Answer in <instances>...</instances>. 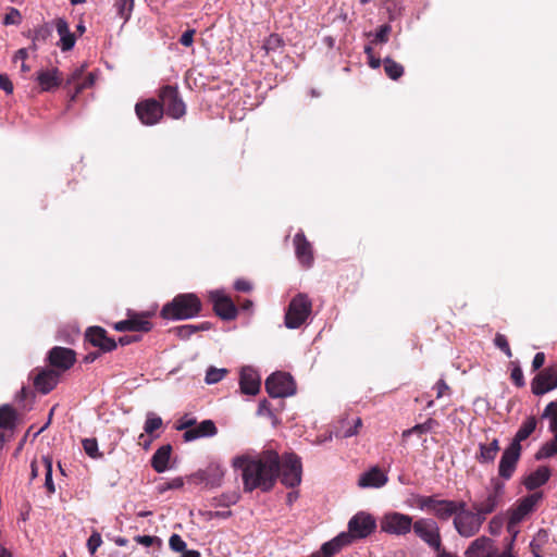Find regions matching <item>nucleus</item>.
<instances>
[{
  "instance_id": "nucleus-1",
  "label": "nucleus",
  "mask_w": 557,
  "mask_h": 557,
  "mask_svg": "<svg viewBox=\"0 0 557 557\" xmlns=\"http://www.w3.org/2000/svg\"><path fill=\"white\" fill-rule=\"evenodd\" d=\"M232 465L242 470L245 492L260 488L269 492L275 485L280 472V455L273 449H265L257 455L236 456Z\"/></svg>"
},
{
  "instance_id": "nucleus-2",
  "label": "nucleus",
  "mask_w": 557,
  "mask_h": 557,
  "mask_svg": "<svg viewBox=\"0 0 557 557\" xmlns=\"http://www.w3.org/2000/svg\"><path fill=\"white\" fill-rule=\"evenodd\" d=\"M202 304L195 294H178L170 302L165 304L160 315L166 320H186L200 313Z\"/></svg>"
},
{
  "instance_id": "nucleus-3",
  "label": "nucleus",
  "mask_w": 557,
  "mask_h": 557,
  "mask_svg": "<svg viewBox=\"0 0 557 557\" xmlns=\"http://www.w3.org/2000/svg\"><path fill=\"white\" fill-rule=\"evenodd\" d=\"M376 529V521L363 511L356 513L348 522V532H342L331 541H337L336 547L341 550L357 539L369 536Z\"/></svg>"
},
{
  "instance_id": "nucleus-4",
  "label": "nucleus",
  "mask_w": 557,
  "mask_h": 557,
  "mask_svg": "<svg viewBox=\"0 0 557 557\" xmlns=\"http://www.w3.org/2000/svg\"><path fill=\"white\" fill-rule=\"evenodd\" d=\"M417 505L420 509L431 511L440 520L455 517L459 509H463V500L438 499L435 495L419 496Z\"/></svg>"
},
{
  "instance_id": "nucleus-5",
  "label": "nucleus",
  "mask_w": 557,
  "mask_h": 557,
  "mask_svg": "<svg viewBox=\"0 0 557 557\" xmlns=\"http://www.w3.org/2000/svg\"><path fill=\"white\" fill-rule=\"evenodd\" d=\"M159 102L163 114L174 120H180L186 114V104L182 99L177 86L165 85L158 91Z\"/></svg>"
},
{
  "instance_id": "nucleus-6",
  "label": "nucleus",
  "mask_w": 557,
  "mask_h": 557,
  "mask_svg": "<svg viewBox=\"0 0 557 557\" xmlns=\"http://www.w3.org/2000/svg\"><path fill=\"white\" fill-rule=\"evenodd\" d=\"M302 465L301 459L294 453H285L280 456L278 478L286 487H296L301 482Z\"/></svg>"
},
{
  "instance_id": "nucleus-7",
  "label": "nucleus",
  "mask_w": 557,
  "mask_h": 557,
  "mask_svg": "<svg viewBox=\"0 0 557 557\" xmlns=\"http://www.w3.org/2000/svg\"><path fill=\"white\" fill-rule=\"evenodd\" d=\"M453 522L457 533L468 539L480 532L484 520L463 502V509L458 510Z\"/></svg>"
},
{
  "instance_id": "nucleus-8",
  "label": "nucleus",
  "mask_w": 557,
  "mask_h": 557,
  "mask_svg": "<svg viewBox=\"0 0 557 557\" xmlns=\"http://www.w3.org/2000/svg\"><path fill=\"white\" fill-rule=\"evenodd\" d=\"M312 304L305 294L296 295L289 302L285 313V325L288 329H297L305 323L310 315Z\"/></svg>"
},
{
  "instance_id": "nucleus-9",
  "label": "nucleus",
  "mask_w": 557,
  "mask_h": 557,
  "mask_svg": "<svg viewBox=\"0 0 557 557\" xmlns=\"http://www.w3.org/2000/svg\"><path fill=\"white\" fill-rule=\"evenodd\" d=\"M493 488L487 492L485 497L481 500L473 502L471 509L474 510L484 521L486 517L493 513L503 502L504 495V483L499 481H493Z\"/></svg>"
},
{
  "instance_id": "nucleus-10",
  "label": "nucleus",
  "mask_w": 557,
  "mask_h": 557,
  "mask_svg": "<svg viewBox=\"0 0 557 557\" xmlns=\"http://www.w3.org/2000/svg\"><path fill=\"white\" fill-rule=\"evenodd\" d=\"M265 389L270 397L280 398L294 395L296 385L290 374L275 372L265 380Z\"/></svg>"
},
{
  "instance_id": "nucleus-11",
  "label": "nucleus",
  "mask_w": 557,
  "mask_h": 557,
  "mask_svg": "<svg viewBox=\"0 0 557 557\" xmlns=\"http://www.w3.org/2000/svg\"><path fill=\"white\" fill-rule=\"evenodd\" d=\"M153 315L150 311L134 312L127 311V319L113 324L117 332H149L152 330L150 318Z\"/></svg>"
},
{
  "instance_id": "nucleus-12",
  "label": "nucleus",
  "mask_w": 557,
  "mask_h": 557,
  "mask_svg": "<svg viewBox=\"0 0 557 557\" xmlns=\"http://www.w3.org/2000/svg\"><path fill=\"white\" fill-rule=\"evenodd\" d=\"M412 518L397 511L387 512L380 522L381 530L388 534L406 535L413 527Z\"/></svg>"
},
{
  "instance_id": "nucleus-13",
  "label": "nucleus",
  "mask_w": 557,
  "mask_h": 557,
  "mask_svg": "<svg viewBox=\"0 0 557 557\" xmlns=\"http://www.w3.org/2000/svg\"><path fill=\"white\" fill-rule=\"evenodd\" d=\"M209 300L212 304L214 313L224 321H232L237 318L238 308L233 299L222 290L209 293Z\"/></svg>"
},
{
  "instance_id": "nucleus-14",
  "label": "nucleus",
  "mask_w": 557,
  "mask_h": 557,
  "mask_svg": "<svg viewBox=\"0 0 557 557\" xmlns=\"http://www.w3.org/2000/svg\"><path fill=\"white\" fill-rule=\"evenodd\" d=\"M412 530L414 534L433 549H440L442 544L440 528L432 519L420 518L414 521Z\"/></svg>"
},
{
  "instance_id": "nucleus-15",
  "label": "nucleus",
  "mask_w": 557,
  "mask_h": 557,
  "mask_svg": "<svg viewBox=\"0 0 557 557\" xmlns=\"http://www.w3.org/2000/svg\"><path fill=\"white\" fill-rule=\"evenodd\" d=\"M135 112L138 120L147 126L158 124L164 115L162 106H160L159 100L154 98L137 102L135 106Z\"/></svg>"
},
{
  "instance_id": "nucleus-16",
  "label": "nucleus",
  "mask_w": 557,
  "mask_h": 557,
  "mask_svg": "<svg viewBox=\"0 0 557 557\" xmlns=\"http://www.w3.org/2000/svg\"><path fill=\"white\" fill-rule=\"evenodd\" d=\"M466 557H515L511 548L504 550L497 556V549L494 547L493 540L487 536H480L472 541L465 552Z\"/></svg>"
},
{
  "instance_id": "nucleus-17",
  "label": "nucleus",
  "mask_w": 557,
  "mask_h": 557,
  "mask_svg": "<svg viewBox=\"0 0 557 557\" xmlns=\"http://www.w3.org/2000/svg\"><path fill=\"white\" fill-rule=\"evenodd\" d=\"M542 498V492H534L519 499L517 504L509 510V524L515 525L521 522L529 513L535 509Z\"/></svg>"
},
{
  "instance_id": "nucleus-18",
  "label": "nucleus",
  "mask_w": 557,
  "mask_h": 557,
  "mask_svg": "<svg viewBox=\"0 0 557 557\" xmlns=\"http://www.w3.org/2000/svg\"><path fill=\"white\" fill-rule=\"evenodd\" d=\"M557 388V364L541 370L531 382V391L541 396Z\"/></svg>"
},
{
  "instance_id": "nucleus-19",
  "label": "nucleus",
  "mask_w": 557,
  "mask_h": 557,
  "mask_svg": "<svg viewBox=\"0 0 557 557\" xmlns=\"http://www.w3.org/2000/svg\"><path fill=\"white\" fill-rule=\"evenodd\" d=\"M47 360L51 369L59 371L61 374L74 366L76 352L71 348L54 346L49 350Z\"/></svg>"
},
{
  "instance_id": "nucleus-20",
  "label": "nucleus",
  "mask_w": 557,
  "mask_h": 557,
  "mask_svg": "<svg viewBox=\"0 0 557 557\" xmlns=\"http://www.w3.org/2000/svg\"><path fill=\"white\" fill-rule=\"evenodd\" d=\"M522 446H517L509 444L500 457L498 465V475L504 480H509L512 478L518 462L521 457Z\"/></svg>"
},
{
  "instance_id": "nucleus-21",
  "label": "nucleus",
  "mask_w": 557,
  "mask_h": 557,
  "mask_svg": "<svg viewBox=\"0 0 557 557\" xmlns=\"http://www.w3.org/2000/svg\"><path fill=\"white\" fill-rule=\"evenodd\" d=\"M293 243L295 247V255L299 263L306 269L311 268L314 261L313 247L307 239L305 233L302 231L296 233Z\"/></svg>"
},
{
  "instance_id": "nucleus-22",
  "label": "nucleus",
  "mask_w": 557,
  "mask_h": 557,
  "mask_svg": "<svg viewBox=\"0 0 557 557\" xmlns=\"http://www.w3.org/2000/svg\"><path fill=\"white\" fill-rule=\"evenodd\" d=\"M85 338L102 352H110L117 346L116 342L109 337L107 331L101 326H90L86 330Z\"/></svg>"
},
{
  "instance_id": "nucleus-23",
  "label": "nucleus",
  "mask_w": 557,
  "mask_h": 557,
  "mask_svg": "<svg viewBox=\"0 0 557 557\" xmlns=\"http://www.w3.org/2000/svg\"><path fill=\"white\" fill-rule=\"evenodd\" d=\"M59 380L60 372L54 369H40L33 377L35 388L41 394L50 393Z\"/></svg>"
},
{
  "instance_id": "nucleus-24",
  "label": "nucleus",
  "mask_w": 557,
  "mask_h": 557,
  "mask_svg": "<svg viewBox=\"0 0 557 557\" xmlns=\"http://www.w3.org/2000/svg\"><path fill=\"white\" fill-rule=\"evenodd\" d=\"M36 81L42 92H49L59 88L64 78L58 67H51L37 72Z\"/></svg>"
},
{
  "instance_id": "nucleus-25",
  "label": "nucleus",
  "mask_w": 557,
  "mask_h": 557,
  "mask_svg": "<svg viewBox=\"0 0 557 557\" xmlns=\"http://www.w3.org/2000/svg\"><path fill=\"white\" fill-rule=\"evenodd\" d=\"M261 380L257 371L250 367L242 369L239 386L243 394L256 395L260 391Z\"/></svg>"
},
{
  "instance_id": "nucleus-26",
  "label": "nucleus",
  "mask_w": 557,
  "mask_h": 557,
  "mask_svg": "<svg viewBox=\"0 0 557 557\" xmlns=\"http://www.w3.org/2000/svg\"><path fill=\"white\" fill-rule=\"evenodd\" d=\"M362 426V420L359 417H344L335 426V436L339 438H348L359 433Z\"/></svg>"
},
{
  "instance_id": "nucleus-27",
  "label": "nucleus",
  "mask_w": 557,
  "mask_h": 557,
  "mask_svg": "<svg viewBox=\"0 0 557 557\" xmlns=\"http://www.w3.org/2000/svg\"><path fill=\"white\" fill-rule=\"evenodd\" d=\"M54 25L58 35L60 36V48L62 51H70L74 48L76 38L73 33H71L69 23L62 18L58 17L54 20Z\"/></svg>"
},
{
  "instance_id": "nucleus-28",
  "label": "nucleus",
  "mask_w": 557,
  "mask_h": 557,
  "mask_svg": "<svg viewBox=\"0 0 557 557\" xmlns=\"http://www.w3.org/2000/svg\"><path fill=\"white\" fill-rule=\"evenodd\" d=\"M218 433V429L212 420H203L193 429L185 431L183 437L186 442H190L200 437L213 436Z\"/></svg>"
},
{
  "instance_id": "nucleus-29",
  "label": "nucleus",
  "mask_w": 557,
  "mask_h": 557,
  "mask_svg": "<svg viewBox=\"0 0 557 557\" xmlns=\"http://www.w3.org/2000/svg\"><path fill=\"white\" fill-rule=\"evenodd\" d=\"M387 482V476L377 467L370 469L362 473L358 480V485L361 487H381Z\"/></svg>"
},
{
  "instance_id": "nucleus-30",
  "label": "nucleus",
  "mask_w": 557,
  "mask_h": 557,
  "mask_svg": "<svg viewBox=\"0 0 557 557\" xmlns=\"http://www.w3.org/2000/svg\"><path fill=\"white\" fill-rule=\"evenodd\" d=\"M550 478V469L546 466L539 467L523 480L527 490L534 491L544 485Z\"/></svg>"
},
{
  "instance_id": "nucleus-31",
  "label": "nucleus",
  "mask_w": 557,
  "mask_h": 557,
  "mask_svg": "<svg viewBox=\"0 0 557 557\" xmlns=\"http://www.w3.org/2000/svg\"><path fill=\"white\" fill-rule=\"evenodd\" d=\"M499 449V441L497 438H493L490 444L480 443L475 459L480 463H492L494 462Z\"/></svg>"
},
{
  "instance_id": "nucleus-32",
  "label": "nucleus",
  "mask_w": 557,
  "mask_h": 557,
  "mask_svg": "<svg viewBox=\"0 0 557 557\" xmlns=\"http://www.w3.org/2000/svg\"><path fill=\"white\" fill-rule=\"evenodd\" d=\"M172 453L171 445H163L156 450V453L151 457V467L158 473H162L168 469V465L170 461Z\"/></svg>"
},
{
  "instance_id": "nucleus-33",
  "label": "nucleus",
  "mask_w": 557,
  "mask_h": 557,
  "mask_svg": "<svg viewBox=\"0 0 557 557\" xmlns=\"http://www.w3.org/2000/svg\"><path fill=\"white\" fill-rule=\"evenodd\" d=\"M536 426L537 419L534 416L528 417L520 425L510 444L516 445V447L521 446V442L525 441L535 431Z\"/></svg>"
},
{
  "instance_id": "nucleus-34",
  "label": "nucleus",
  "mask_w": 557,
  "mask_h": 557,
  "mask_svg": "<svg viewBox=\"0 0 557 557\" xmlns=\"http://www.w3.org/2000/svg\"><path fill=\"white\" fill-rule=\"evenodd\" d=\"M211 329L210 322H202L198 325L194 324H185L181 326H176L170 330V333H173L181 339H188L191 335L199 331H207Z\"/></svg>"
},
{
  "instance_id": "nucleus-35",
  "label": "nucleus",
  "mask_w": 557,
  "mask_h": 557,
  "mask_svg": "<svg viewBox=\"0 0 557 557\" xmlns=\"http://www.w3.org/2000/svg\"><path fill=\"white\" fill-rule=\"evenodd\" d=\"M17 413L10 405L0 406V429L14 430L16 426Z\"/></svg>"
},
{
  "instance_id": "nucleus-36",
  "label": "nucleus",
  "mask_w": 557,
  "mask_h": 557,
  "mask_svg": "<svg viewBox=\"0 0 557 557\" xmlns=\"http://www.w3.org/2000/svg\"><path fill=\"white\" fill-rule=\"evenodd\" d=\"M554 436L552 440L544 443L540 449L535 453L536 460L548 459L557 455V429L549 430Z\"/></svg>"
},
{
  "instance_id": "nucleus-37",
  "label": "nucleus",
  "mask_w": 557,
  "mask_h": 557,
  "mask_svg": "<svg viewBox=\"0 0 557 557\" xmlns=\"http://www.w3.org/2000/svg\"><path fill=\"white\" fill-rule=\"evenodd\" d=\"M52 34V27L50 24L45 23L36 27L33 33H29V38L33 41L32 49H37V42H46Z\"/></svg>"
},
{
  "instance_id": "nucleus-38",
  "label": "nucleus",
  "mask_w": 557,
  "mask_h": 557,
  "mask_svg": "<svg viewBox=\"0 0 557 557\" xmlns=\"http://www.w3.org/2000/svg\"><path fill=\"white\" fill-rule=\"evenodd\" d=\"M383 67L386 76L393 81L400 78L405 72L404 66L400 63L388 57L383 60Z\"/></svg>"
},
{
  "instance_id": "nucleus-39",
  "label": "nucleus",
  "mask_w": 557,
  "mask_h": 557,
  "mask_svg": "<svg viewBox=\"0 0 557 557\" xmlns=\"http://www.w3.org/2000/svg\"><path fill=\"white\" fill-rule=\"evenodd\" d=\"M435 424H437V422L434 419L429 418L425 422L416 424L411 429L405 430L403 432V437L407 438L411 434H418V435L425 434V433L430 432Z\"/></svg>"
},
{
  "instance_id": "nucleus-40",
  "label": "nucleus",
  "mask_w": 557,
  "mask_h": 557,
  "mask_svg": "<svg viewBox=\"0 0 557 557\" xmlns=\"http://www.w3.org/2000/svg\"><path fill=\"white\" fill-rule=\"evenodd\" d=\"M542 419H549V430L557 429V400L550 401L545 407Z\"/></svg>"
},
{
  "instance_id": "nucleus-41",
  "label": "nucleus",
  "mask_w": 557,
  "mask_h": 557,
  "mask_svg": "<svg viewBox=\"0 0 557 557\" xmlns=\"http://www.w3.org/2000/svg\"><path fill=\"white\" fill-rule=\"evenodd\" d=\"M85 453L92 459H99L103 456L98 449V442L96 438H84L82 441Z\"/></svg>"
},
{
  "instance_id": "nucleus-42",
  "label": "nucleus",
  "mask_w": 557,
  "mask_h": 557,
  "mask_svg": "<svg viewBox=\"0 0 557 557\" xmlns=\"http://www.w3.org/2000/svg\"><path fill=\"white\" fill-rule=\"evenodd\" d=\"M162 424L163 422L160 417L156 416L153 412H149L147 414L144 430L148 435L153 436L154 431L160 429Z\"/></svg>"
},
{
  "instance_id": "nucleus-43",
  "label": "nucleus",
  "mask_w": 557,
  "mask_h": 557,
  "mask_svg": "<svg viewBox=\"0 0 557 557\" xmlns=\"http://www.w3.org/2000/svg\"><path fill=\"white\" fill-rule=\"evenodd\" d=\"M337 541H329L326 543H324L320 550L313 553L310 557H333L335 554H337L338 552H341L336 545H337Z\"/></svg>"
},
{
  "instance_id": "nucleus-44",
  "label": "nucleus",
  "mask_w": 557,
  "mask_h": 557,
  "mask_svg": "<svg viewBox=\"0 0 557 557\" xmlns=\"http://www.w3.org/2000/svg\"><path fill=\"white\" fill-rule=\"evenodd\" d=\"M42 462L46 468L45 486L47 488L48 494H53L55 492V486L52 480V461L50 458L44 457Z\"/></svg>"
},
{
  "instance_id": "nucleus-45",
  "label": "nucleus",
  "mask_w": 557,
  "mask_h": 557,
  "mask_svg": "<svg viewBox=\"0 0 557 557\" xmlns=\"http://www.w3.org/2000/svg\"><path fill=\"white\" fill-rule=\"evenodd\" d=\"M114 7L119 15L127 21L134 7V0H115Z\"/></svg>"
},
{
  "instance_id": "nucleus-46",
  "label": "nucleus",
  "mask_w": 557,
  "mask_h": 557,
  "mask_svg": "<svg viewBox=\"0 0 557 557\" xmlns=\"http://www.w3.org/2000/svg\"><path fill=\"white\" fill-rule=\"evenodd\" d=\"M227 372L228 371L226 369H218L214 367H210L206 373V383L215 384L220 382L227 374Z\"/></svg>"
},
{
  "instance_id": "nucleus-47",
  "label": "nucleus",
  "mask_w": 557,
  "mask_h": 557,
  "mask_svg": "<svg viewBox=\"0 0 557 557\" xmlns=\"http://www.w3.org/2000/svg\"><path fill=\"white\" fill-rule=\"evenodd\" d=\"M86 65L83 64L76 69H74L71 74L66 77L64 82V87L69 88L72 85H77V83L83 79V76L85 75Z\"/></svg>"
},
{
  "instance_id": "nucleus-48",
  "label": "nucleus",
  "mask_w": 557,
  "mask_h": 557,
  "mask_svg": "<svg viewBox=\"0 0 557 557\" xmlns=\"http://www.w3.org/2000/svg\"><path fill=\"white\" fill-rule=\"evenodd\" d=\"M494 344L497 348H499L505 355L510 358L512 356L511 348L505 335L497 333L494 338Z\"/></svg>"
},
{
  "instance_id": "nucleus-49",
  "label": "nucleus",
  "mask_w": 557,
  "mask_h": 557,
  "mask_svg": "<svg viewBox=\"0 0 557 557\" xmlns=\"http://www.w3.org/2000/svg\"><path fill=\"white\" fill-rule=\"evenodd\" d=\"M392 27L388 24H383L379 27L375 33V38L372 42L374 44H385L388 41V37L391 34Z\"/></svg>"
},
{
  "instance_id": "nucleus-50",
  "label": "nucleus",
  "mask_w": 557,
  "mask_h": 557,
  "mask_svg": "<svg viewBox=\"0 0 557 557\" xmlns=\"http://www.w3.org/2000/svg\"><path fill=\"white\" fill-rule=\"evenodd\" d=\"M22 22V15L17 9L11 8L4 15L2 23L4 25H18Z\"/></svg>"
},
{
  "instance_id": "nucleus-51",
  "label": "nucleus",
  "mask_w": 557,
  "mask_h": 557,
  "mask_svg": "<svg viewBox=\"0 0 557 557\" xmlns=\"http://www.w3.org/2000/svg\"><path fill=\"white\" fill-rule=\"evenodd\" d=\"M169 545L172 550L183 553L186 548V543L178 534H173L169 540Z\"/></svg>"
},
{
  "instance_id": "nucleus-52",
  "label": "nucleus",
  "mask_w": 557,
  "mask_h": 557,
  "mask_svg": "<svg viewBox=\"0 0 557 557\" xmlns=\"http://www.w3.org/2000/svg\"><path fill=\"white\" fill-rule=\"evenodd\" d=\"M102 540L99 532L94 531L87 541V547L90 554H95L98 547L101 545Z\"/></svg>"
},
{
  "instance_id": "nucleus-53",
  "label": "nucleus",
  "mask_w": 557,
  "mask_h": 557,
  "mask_svg": "<svg viewBox=\"0 0 557 557\" xmlns=\"http://www.w3.org/2000/svg\"><path fill=\"white\" fill-rule=\"evenodd\" d=\"M510 377H511V380H512V382L515 383L516 386H518V387H523L524 386L525 382H524L523 372H522V370H521V368L519 366H516L511 370Z\"/></svg>"
},
{
  "instance_id": "nucleus-54",
  "label": "nucleus",
  "mask_w": 557,
  "mask_h": 557,
  "mask_svg": "<svg viewBox=\"0 0 557 557\" xmlns=\"http://www.w3.org/2000/svg\"><path fill=\"white\" fill-rule=\"evenodd\" d=\"M95 78L96 77L94 73H87L86 75H84L83 79H81L76 85L77 91H83L86 88L92 87L95 84Z\"/></svg>"
},
{
  "instance_id": "nucleus-55",
  "label": "nucleus",
  "mask_w": 557,
  "mask_h": 557,
  "mask_svg": "<svg viewBox=\"0 0 557 557\" xmlns=\"http://www.w3.org/2000/svg\"><path fill=\"white\" fill-rule=\"evenodd\" d=\"M546 536H547V534L545 531H540L537 533L536 537L534 539V541L531 542L530 548H531V552L534 555V557H543V555L541 554V547L537 544V541H540L541 539H545Z\"/></svg>"
},
{
  "instance_id": "nucleus-56",
  "label": "nucleus",
  "mask_w": 557,
  "mask_h": 557,
  "mask_svg": "<svg viewBox=\"0 0 557 557\" xmlns=\"http://www.w3.org/2000/svg\"><path fill=\"white\" fill-rule=\"evenodd\" d=\"M135 542L146 547L152 546L154 543H160L157 536L151 535H137L134 537Z\"/></svg>"
},
{
  "instance_id": "nucleus-57",
  "label": "nucleus",
  "mask_w": 557,
  "mask_h": 557,
  "mask_svg": "<svg viewBox=\"0 0 557 557\" xmlns=\"http://www.w3.org/2000/svg\"><path fill=\"white\" fill-rule=\"evenodd\" d=\"M502 527H503V519L499 516L493 517L488 522V531L491 532V534L499 533Z\"/></svg>"
},
{
  "instance_id": "nucleus-58",
  "label": "nucleus",
  "mask_w": 557,
  "mask_h": 557,
  "mask_svg": "<svg viewBox=\"0 0 557 557\" xmlns=\"http://www.w3.org/2000/svg\"><path fill=\"white\" fill-rule=\"evenodd\" d=\"M434 389H436V398L440 399L443 397L446 393L450 392V387L447 385V383L441 379L436 382L434 385Z\"/></svg>"
},
{
  "instance_id": "nucleus-59",
  "label": "nucleus",
  "mask_w": 557,
  "mask_h": 557,
  "mask_svg": "<svg viewBox=\"0 0 557 557\" xmlns=\"http://www.w3.org/2000/svg\"><path fill=\"white\" fill-rule=\"evenodd\" d=\"M234 288L237 292L249 293L252 289V284L249 281L245 280V278H238L234 283Z\"/></svg>"
},
{
  "instance_id": "nucleus-60",
  "label": "nucleus",
  "mask_w": 557,
  "mask_h": 557,
  "mask_svg": "<svg viewBox=\"0 0 557 557\" xmlns=\"http://www.w3.org/2000/svg\"><path fill=\"white\" fill-rule=\"evenodd\" d=\"M196 34L195 29H187L184 32L180 38L181 45L185 47H190L194 42V36Z\"/></svg>"
},
{
  "instance_id": "nucleus-61",
  "label": "nucleus",
  "mask_w": 557,
  "mask_h": 557,
  "mask_svg": "<svg viewBox=\"0 0 557 557\" xmlns=\"http://www.w3.org/2000/svg\"><path fill=\"white\" fill-rule=\"evenodd\" d=\"M207 474L208 476L209 475H212L213 476V481H210V483L213 485V484H216L219 485L220 484V480L221 478L223 476V471L219 468V467H214V468H209L207 470Z\"/></svg>"
},
{
  "instance_id": "nucleus-62",
  "label": "nucleus",
  "mask_w": 557,
  "mask_h": 557,
  "mask_svg": "<svg viewBox=\"0 0 557 557\" xmlns=\"http://www.w3.org/2000/svg\"><path fill=\"white\" fill-rule=\"evenodd\" d=\"M545 362V354L544 352H536L533 361H532V370L537 371L543 367Z\"/></svg>"
},
{
  "instance_id": "nucleus-63",
  "label": "nucleus",
  "mask_w": 557,
  "mask_h": 557,
  "mask_svg": "<svg viewBox=\"0 0 557 557\" xmlns=\"http://www.w3.org/2000/svg\"><path fill=\"white\" fill-rule=\"evenodd\" d=\"M0 89L4 90L7 94L13 92V84L5 75H0Z\"/></svg>"
},
{
  "instance_id": "nucleus-64",
  "label": "nucleus",
  "mask_w": 557,
  "mask_h": 557,
  "mask_svg": "<svg viewBox=\"0 0 557 557\" xmlns=\"http://www.w3.org/2000/svg\"><path fill=\"white\" fill-rule=\"evenodd\" d=\"M196 425V420L191 418H184L181 420L180 424L177 425V430H189L193 429Z\"/></svg>"
}]
</instances>
